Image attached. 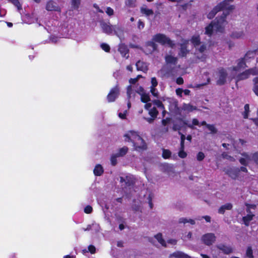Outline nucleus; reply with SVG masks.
I'll return each instance as SVG.
<instances>
[{"label":"nucleus","mask_w":258,"mask_h":258,"mask_svg":"<svg viewBox=\"0 0 258 258\" xmlns=\"http://www.w3.org/2000/svg\"><path fill=\"white\" fill-rule=\"evenodd\" d=\"M252 160L258 165V152L252 154Z\"/></svg>","instance_id":"44"},{"label":"nucleus","mask_w":258,"mask_h":258,"mask_svg":"<svg viewBox=\"0 0 258 258\" xmlns=\"http://www.w3.org/2000/svg\"><path fill=\"white\" fill-rule=\"evenodd\" d=\"M244 113L243 114L244 118H247L248 117V112L249 111V107L248 104H245L244 106Z\"/></svg>","instance_id":"45"},{"label":"nucleus","mask_w":258,"mask_h":258,"mask_svg":"<svg viewBox=\"0 0 258 258\" xmlns=\"http://www.w3.org/2000/svg\"><path fill=\"white\" fill-rule=\"evenodd\" d=\"M106 13L108 16H111L114 14V11L110 7H107L106 8Z\"/></svg>","instance_id":"50"},{"label":"nucleus","mask_w":258,"mask_h":258,"mask_svg":"<svg viewBox=\"0 0 258 258\" xmlns=\"http://www.w3.org/2000/svg\"><path fill=\"white\" fill-rule=\"evenodd\" d=\"M81 3V0H71V7L73 10H78Z\"/></svg>","instance_id":"27"},{"label":"nucleus","mask_w":258,"mask_h":258,"mask_svg":"<svg viewBox=\"0 0 258 258\" xmlns=\"http://www.w3.org/2000/svg\"><path fill=\"white\" fill-rule=\"evenodd\" d=\"M242 156L244 157L247 161H248L249 162L252 160V154H248L247 153H243L242 154Z\"/></svg>","instance_id":"41"},{"label":"nucleus","mask_w":258,"mask_h":258,"mask_svg":"<svg viewBox=\"0 0 258 258\" xmlns=\"http://www.w3.org/2000/svg\"><path fill=\"white\" fill-rule=\"evenodd\" d=\"M191 42L195 47H197L201 44L199 36H194L191 39Z\"/></svg>","instance_id":"24"},{"label":"nucleus","mask_w":258,"mask_h":258,"mask_svg":"<svg viewBox=\"0 0 258 258\" xmlns=\"http://www.w3.org/2000/svg\"><path fill=\"white\" fill-rule=\"evenodd\" d=\"M247 54H246L244 58H241L238 60L237 66L236 67H233V70L235 71H238L241 69H244L246 67L244 59L246 58Z\"/></svg>","instance_id":"16"},{"label":"nucleus","mask_w":258,"mask_h":258,"mask_svg":"<svg viewBox=\"0 0 258 258\" xmlns=\"http://www.w3.org/2000/svg\"><path fill=\"white\" fill-rule=\"evenodd\" d=\"M152 106V103H147L145 106H144V108L146 109V110H149V109H150V108Z\"/></svg>","instance_id":"59"},{"label":"nucleus","mask_w":258,"mask_h":258,"mask_svg":"<svg viewBox=\"0 0 258 258\" xmlns=\"http://www.w3.org/2000/svg\"><path fill=\"white\" fill-rule=\"evenodd\" d=\"M148 112L151 117H144V119L149 123H152L158 114V111L155 107L149 109Z\"/></svg>","instance_id":"11"},{"label":"nucleus","mask_w":258,"mask_h":258,"mask_svg":"<svg viewBox=\"0 0 258 258\" xmlns=\"http://www.w3.org/2000/svg\"><path fill=\"white\" fill-rule=\"evenodd\" d=\"M216 247L222 250L225 254H228L232 252L233 249L231 247L226 246L225 245H218Z\"/></svg>","instance_id":"18"},{"label":"nucleus","mask_w":258,"mask_h":258,"mask_svg":"<svg viewBox=\"0 0 258 258\" xmlns=\"http://www.w3.org/2000/svg\"><path fill=\"white\" fill-rule=\"evenodd\" d=\"M228 12H224L222 16L216 19V21L212 22L206 28V34L211 35L213 30L221 32L226 24V17L228 15Z\"/></svg>","instance_id":"2"},{"label":"nucleus","mask_w":258,"mask_h":258,"mask_svg":"<svg viewBox=\"0 0 258 258\" xmlns=\"http://www.w3.org/2000/svg\"><path fill=\"white\" fill-rule=\"evenodd\" d=\"M245 205L247 208H249L250 209H255L256 208L255 205H251V204H246Z\"/></svg>","instance_id":"61"},{"label":"nucleus","mask_w":258,"mask_h":258,"mask_svg":"<svg viewBox=\"0 0 258 258\" xmlns=\"http://www.w3.org/2000/svg\"><path fill=\"white\" fill-rule=\"evenodd\" d=\"M118 51L121 54V55L125 57L128 53V50L127 47L123 44H120L118 48Z\"/></svg>","instance_id":"21"},{"label":"nucleus","mask_w":258,"mask_h":258,"mask_svg":"<svg viewBox=\"0 0 258 258\" xmlns=\"http://www.w3.org/2000/svg\"><path fill=\"white\" fill-rule=\"evenodd\" d=\"M165 60L167 63L175 64L177 62V58L171 55H167L165 56Z\"/></svg>","instance_id":"22"},{"label":"nucleus","mask_w":258,"mask_h":258,"mask_svg":"<svg viewBox=\"0 0 258 258\" xmlns=\"http://www.w3.org/2000/svg\"><path fill=\"white\" fill-rule=\"evenodd\" d=\"M182 109L188 111V112H191L193 110H195L197 109L196 107L194 106L193 105L190 104H183L182 107Z\"/></svg>","instance_id":"26"},{"label":"nucleus","mask_w":258,"mask_h":258,"mask_svg":"<svg viewBox=\"0 0 258 258\" xmlns=\"http://www.w3.org/2000/svg\"><path fill=\"white\" fill-rule=\"evenodd\" d=\"M253 82L254 83V86L252 90L255 94L258 96V77L254 78L253 80Z\"/></svg>","instance_id":"31"},{"label":"nucleus","mask_w":258,"mask_h":258,"mask_svg":"<svg viewBox=\"0 0 258 258\" xmlns=\"http://www.w3.org/2000/svg\"><path fill=\"white\" fill-rule=\"evenodd\" d=\"M224 171L226 174H227L231 178L235 179H236L239 174V169L238 168H231L228 167L225 168Z\"/></svg>","instance_id":"8"},{"label":"nucleus","mask_w":258,"mask_h":258,"mask_svg":"<svg viewBox=\"0 0 258 258\" xmlns=\"http://www.w3.org/2000/svg\"><path fill=\"white\" fill-rule=\"evenodd\" d=\"M192 124H187L188 127H189L190 128H194V125H198L199 124V122L198 120L196 118H194L192 119Z\"/></svg>","instance_id":"43"},{"label":"nucleus","mask_w":258,"mask_h":258,"mask_svg":"<svg viewBox=\"0 0 258 258\" xmlns=\"http://www.w3.org/2000/svg\"><path fill=\"white\" fill-rule=\"evenodd\" d=\"M136 67L138 71H141L145 72L148 70V65L147 63L141 60H139L137 62Z\"/></svg>","instance_id":"17"},{"label":"nucleus","mask_w":258,"mask_h":258,"mask_svg":"<svg viewBox=\"0 0 258 258\" xmlns=\"http://www.w3.org/2000/svg\"><path fill=\"white\" fill-rule=\"evenodd\" d=\"M155 238L163 246H166L165 241L163 239L162 235L161 234H158L155 236Z\"/></svg>","instance_id":"36"},{"label":"nucleus","mask_w":258,"mask_h":258,"mask_svg":"<svg viewBox=\"0 0 258 258\" xmlns=\"http://www.w3.org/2000/svg\"><path fill=\"white\" fill-rule=\"evenodd\" d=\"M203 218L205 219V220L207 222H211V217L209 216H205L202 217Z\"/></svg>","instance_id":"64"},{"label":"nucleus","mask_w":258,"mask_h":258,"mask_svg":"<svg viewBox=\"0 0 258 258\" xmlns=\"http://www.w3.org/2000/svg\"><path fill=\"white\" fill-rule=\"evenodd\" d=\"M187 53V50L185 48L182 47L180 50V53L179 55H181L182 56H184Z\"/></svg>","instance_id":"54"},{"label":"nucleus","mask_w":258,"mask_h":258,"mask_svg":"<svg viewBox=\"0 0 258 258\" xmlns=\"http://www.w3.org/2000/svg\"><path fill=\"white\" fill-rule=\"evenodd\" d=\"M157 48V45L154 41H148L146 44L144 52L146 54H151L154 52Z\"/></svg>","instance_id":"12"},{"label":"nucleus","mask_w":258,"mask_h":258,"mask_svg":"<svg viewBox=\"0 0 258 258\" xmlns=\"http://www.w3.org/2000/svg\"><path fill=\"white\" fill-rule=\"evenodd\" d=\"M207 128L211 132V134H216L217 130L213 124H206Z\"/></svg>","instance_id":"32"},{"label":"nucleus","mask_w":258,"mask_h":258,"mask_svg":"<svg viewBox=\"0 0 258 258\" xmlns=\"http://www.w3.org/2000/svg\"><path fill=\"white\" fill-rule=\"evenodd\" d=\"M152 86L151 87H155L157 85L158 82L156 79L155 77L152 78L151 79Z\"/></svg>","instance_id":"51"},{"label":"nucleus","mask_w":258,"mask_h":258,"mask_svg":"<svg viewBox=\"0 0 258 258\" xmlns=\"http://www.w3.org/2000/svg\"><path fill=\"white\" fill-rule=\"evenodd\" d=\"M152 40L162 45H167L170 47H173L174 46V43L173 41L163 34L158 33L154 35L153 36Z\"/></svg>","instance_id":"4"},{"label":"nucleus","mask_w":258,"mask_h":258,"mask_svg":"<svg viewBox=\"0 0 258 258\" xmlns=\"http://www.w3.org/2000/svg\"><path fill=\"white\" fill-rule=\"evenodd\" d=\"M101 47L106 52H109L110 50V46L106 43L101 44Z\"/></svg>","instance_id":"47"},{"label":"nucleus","mask_w":258,"mask_h":258,"mask_svg":"<svg viewBox=\"0 0 258 258\" xmlns=\"http://www.w3.org/2000/svg\"><path fill=\"white\" fill-rule=\"evenodd\" d=\"M216 239V236L212 233H206L201 237L202 242L208 246L212 245L215 242Z\"/></svg>","instance_id":"6"},{"label":"nucleus","mask_w":258,"mask_h":258,"mask_svg":"<svg viewBox=\"0 0 258 258\" xmlns=\"http://www.w3.org/2000/svg\"><path fill=\"white\" fill-rule=\"evenodd\" d=\"M138 27L139 29H143L144 27V24L141 20L138 21Z\"/></svg>","instance_id":"58"},{"label":"nucleus","mask_w":258,"mask_h":258,"mask_svg":"<svg viewBox=\"0 0 258 258\" xmlns=\"http://www.w3.org/2000/svg\"><path fill=\"white\" fill-rule=\"evenodd\" d=\"M254 216L255 215L253 214H247L246 216H243L242 217V221L244 224L246 226H248L249 222L253 220Z\"/></svg>","instance_id":"19"},{"label":"nucleus","mask_w":258,"mask_h":258,"mask_svg":"<svg viewBox=\"0 0 258 258\" xmlns=\"http://www.w3.org/2000/svg\"><path fill=\"white\" fill-rule=\"evenodd\" d=\"M88 250L92 254L95 253L96 252V248L92 245H90L88 246Z\"/></svg>","instance_id":"52"},{"label":"nucleus","mask_w":258,"mask_h":258,"mask_svg":"<svg viewBox=\"0 0 258 258\" xmlns=\"http://www.w3.org/2000/svg\"><path fill=\"white\" fill-rule=\"evenodd\" d=\"M232 207L233 206L231 203H227L219 208L218 213L223 214L226 210H230L232 209Z\"/></svg>","instance_id":"20"},{"label":"nucleus","mask_w":258,"mask_h":258,"mask_svg":"<svg viewBox=\"0 0 258 258\" xmlns=\"http://www.w3.org/2000/svg\"><path fill=\"white\" fill-rule=\"evenodd\" d=\"M119 94V90L117 86H115L112 88L108 95H107V100L108 102H113L118 96Z\"/></svg>","instance_id":"9"},{"label":"nucleus","mask_w":258,"mask_h":258,"mask_svg":"<svg viewBox=\"0 0 258 258\" xmlns=\"http://www.w3.org/2000/svg\"><path fill=\"white\" fill-rule=\"evenodd\" d=\"M205 157V154L203 152H200L197 154V159L198 161H201L204 159Z\"/></svg>","instance_id":"46"},{"label":"nucleus","mask_w":258,"mask_h":258,"mask_svg":"<svg viewBox=\"0 0 258 258\" xmlns=\"http://www.w3.org/2000/svg\"><path fill=\"white\" fill-rule=\"evenodd\" d=\"M153 104L157 105V106L159 108H160L162 109H164V107L162 103L159 100H154L153 101Z\"/></svg>","instance_id":"39"},{"label":"nucleus","mask_w":258,"mask_h":258,"mask_svg":"<svg viewBox=\"0 0 258 258\" xmlns=\"http://www.w3.org/2000/svg\"><path fill=\"white\" fill-rule=\"evenodd\" d=\"M45 9L48 11H61L60 7L53 1H49L46 3Z\"/></svg>","instance_id":"10"},{"label":"nucleus","mask_w":258,"mask_h":258,"mask_svg":"<svg viewBox=\"0 0 258 258\" xmlns=\"http://www.w3.org/2000/svg\"><path fill=\"white\" fill-rule=\"evenodd\" d=\"M93 7L94 8H95L96 10H97V11L99 12V13H103V11L100 9L99 7L98 6V5L96 4H94L93 5Z\"/></svg>","instance_id":"60"},{"label":"nucleus","mask_w":258,"mask_h":258,"mask_svg":"<svg viewBox=\"0 0 258 258\" xmlns=\"http://www.w3.org/2000/svg\"><path fill=\"white\" fill-rule=\"evenodd\" d=\"M171 153L168 150L164 149L163 150L162 156L164 158L167 159L170 157L171 156Z\"/></svg>","instance_id":"38"},{"label":"nucleus","mask_w":258,"mask_h":258,"mask_svg":"<svg viewBox=\"0 0 258 258\" xmlns=\"http://www.w3.org/2000/svg\"><path fill=\"white\" fill-rule=\"evenodd\" d=\"M101 27L103 31L107 34H111L113 31L115 34H117V31H122L121 28L117 25L112 26L104 22L101 23Z\"/></svg>","instance_id":"5"},{"label":"nucleus","mask_w":258,"mask_h":258,"mask_svg":"<svg viewBox=\"0 0 258 258\" xmlns=\"http://www.w3.org/2000/svg\"><path fill=\"white\" fill-rule=\"evenodd\" d=\"M136 0H126L125 5L128 7H134L136 6Z\"/></svg>","instance_id":"33"},{"label":"nucleus","mask_w":258,"mask_h":258,"mask_svg":"<svg viewBox=\"0 0 258 258\" xmlns=\"http://www.w3.org/2000/svg\"><path fill=\"white\" fill-rule=\"evenodd\" d=\"M239 162L241 164L246 166L248 165L249 162L246 160V159L244 157H242L239 159Z\"/></svg>","instance_id":"49"},{"label":"nucleus","mask_w":258,"mask_h":258,"mask_svg":"<svg viewBox=\"0 0 258 258\" xmlns=\"http://www.w3.org/2000/svg\"><path fill=\"white\" fill-rule=\"evenodd\" d=\"M127 95L128 100H130L132 97L133 98L135 97V93L134 92L131 85H129L127 87Z\"/></svg>","instance_id":"29"},{"label":"nucleus","mask_w":258,"mask_h":258,"mask_svg":"<svg viewBox=\"0 0 258 258\" xmlns=\"http://www.w3.org/2000/svg\"><path fill=\"white\" fill-rule=\"evenodd\" d=\"M170 258H191L188 255L182 251H177L170 255Z\"/></svg>","instance_id":"15"},{"label":"nucleus","mask_w":258,"mask_h":258,"mask_svg":"<svg viewBox=\"0 0 258 258\" xmlns=\"http://www.w3.org/2000/svg\"><path fill=\"white\" fill-rule=\"evenodd\" d=\"M139 94L141 95V101L144 103H147L150 101V98L149 94L145 93H142V92H139Z\"/></svg>","instance_id":"28"},{"label":"nucleus","mask_w":258,"mask_h":258,"mask_svg":"<svg viewBox=\"0 0 258 258\" xmlns=\"http://www.w3.org/2000/svg\"><path fill=\"white\" fill-rule=\"evenodd\" d=\"M233 1V0H225L220 3L208 14V18L210 19H212L215 15L221 10L233 11L235 9L234 6L229 4V2H232Z\"/></svg>","instance_id":"3"},{"label":"nucleus","mask_w":258,"mask_h":258,"mask_svg":"<svg viewBox=\"0 0 258 258\" xmlns=\"http://www.w3.org/2000/svg\"><path fill=\"white\" fill-rule=\"evenodd\" d=\"M92 211V208L90 206H87L84 209V212L87 214H90Z\"/></svg>","instance_id":"53"},{"label":"nucleus","mask_w":258,"mask_h":258,"mask_svg":"<svg viewBox=\"0 0 258 258\" xmlns=\"http://www.w3.org/2000/svg\"><path fill=\"white\" fill-rule=\"evenodd\" d=\"M11 3H12L15 6H16L18 10H20L21 9V5L18 1V0H9Z\"/></svg>","instance_id":"48"},{"label":"nucleus","mask_w":258,"mask_h":258,"mask_svg":"<svg viewBox=\"0 0 258 258\" xmlns=\"http://www.w3.org/2000/svg\"><path fill=\"white\" fill-rule=\"evenodd\" d=\"M170 110L174 113H179L180 109L178 107V101L175 100H172L170 101L169 105Z\"/></svg>","instance_id":"14"},{"label":"nucleus","mask_w":258,"mask_h":258,"mask_svg":"<svg viewBox=\"0 0 258 258\" xmlns=\"http://www.w3.org/2000/svg\"><path fill=\"white\" fill-rule=\"evenodd\" d=\"M176 82L178 85H181L183 83V79L181 77H178L176 79Z\"/></svg>","instance_id":"57"},{"label":"nucleus","mask_w":258,"mask_h":258,"mask_svg":"<svg viewBox=\"0 0 258 258\" xmlns=\"http://www.w3.org/2000/svg\"><path fill=\"white\" fill-rule=\"evenodd\" d=\"M138 78H134V79H130V80H129V82L131 83V84H135L137 81H138Z\"/></svg>","instance_id":"62"},{"label":"nucleus","mask_w":258,"mask_h":258,"mask_svg":"<svg viewBox=\"0 0 258 258\" xmlns=\"http://www.w3.org/2000/svg\"><path fill=\"white\" fill-rule=\"evenodd\" d=\"M128 148L127 147L124 146V147L119 149V150H118V152L115 154L118 157L123 156L126 154V153L128 152Z\"/></svg>","instance_id":"30"},{"label":"nucleus","mask_w":258,"mask_h":258,"mask_svg":"<svg viewBox=\"0 0 258 258\" xmlns=\"http://www.w3.org/2000/svg\"><path fill=\"white\" fill-rule=\"evenodd\" d=\"M181 127L177 124H174L173 126V130L175 131H179Z\"/></svg>","instance_id":"63"},{"label":"nucleus","mask_w":258,"mask_h":258,"mask_svg":"<svg viewBox=\"0 0 258 258\" xmlns=\"http://www.w3.org/2000/svg\"><path fill=\"white\" fill-rule=\"evenodd\" d=\"M118 157L116 154H113L111 156V163L113 166H115L117 164V158Z\"/></svg>","instance_id":"40"},{"label":"nucleus","mask_w":258,"mask_h":258,"mask_svg":"<svg viewBox=\"0 0 258 258\" xmlns=\"http://www.w3.org/2000/svg\"><path fill=\"white\" fill-rule=\"evenodd\" d=\"M246 255L249 258H253V251L250 246H249L247 248L246 251Z\"/></svg>","instance_id":"34"},{"label":"nucleus","mask_w":258,"mask_h":258,"mask_svg":"<svg viewBox=\"0 0 258 258\" xmlns=\"http://www.w3.org/2000/svg\"><path fill=\"white\" fill-rule=\"evenodd\" d=\"M183 92V90L181 88H178L176 90V93L177 95L182 97V93Z\"/></svg>","instance_id":"56"},{"label":"nucleus","mask_w":258,"mask_h":258,"mask_svg":"<svg viewBox=\"0 0 258 258\" xmlns=\"http://www.w3.org/2000/svg\"><path fill=\"white\" fill-rule=\"evenodd\" d=\"M178 156L181 158H184L186 157L187 154L184 151V149H180L178 152Z\"/></svg>","instance_id":"42"},{"label":"nucleus","mask_w":258,"mask_h":258,"mask_svg":"<svg viewBox=\"0 0 258 258\" xmlns=\"http://www.w3.org/2000/svg\"><path fill=\"white\" fill-rule=\"evenodd\" d=\"M221 156L223 159H227L230 161L233 162L235 161V159L233 157L228 155L226 153H223Z\"/></svg>","instance_id":"37"},{"label":"nucleus","mask_w":258,"mask_h":258,"mask_svg":"<svg viewBox=\"0 0 258 258\" xmlns=\"http://www.w3.org/2000/svg\"><path fill=\"white\" fill-rule=\"evenodd\" d=\"M197 51L200 53H203L206 50L207 47L205 44H201L199 46L196 47Z\"/></svg>","instance_id":"35"},{"label":"nucleus","mask_w":258,"mask_h":258,"mask_svg":"<svg viewBox=\"0 0 258 258\" xmlns=\"http://www.w3.org/2000/svg\"><path fill=\"white\" fill-rule=\"evenodd\" d=\"M124 137L126 142L133 143L135 150L141 151L147 149L146 143L137 132L130 131L124 135Z\"/></svg>","instance_id":"1"},{"label":"nucleus","mask_w":258,"mask_h":258,"mask_svg":"<svg viewBox=\"0 0 258 258\" xmlns=\"http://www.w3.org/2000/svg\"><path fill=\"white\" fill-rule=\"evenodd\" d=\"M141 12L147 16L152 15L154 14L152 10L149 9L145 7H142L141 8Z\"/></svg>","instance_id":"25"},{"label":"nucleus","mask_w":258,"mask_h":258,"mask_svg":"<svg viewBox=\"0 0 258 258\" xmlns=\"http://www.w3.org/2000/svg\"><path fill=\"white\" fill-rule=\"evenodd\" d=\"M257 74V73L254 69L247 70L238 76L237 81L246 79L248 78L250 75H254Z\"/></svg>","instance_id":"13"},{"label":"nucleus","mask_w":258,"mask_h":258,"mask_svg":"<svg viewBox=\"0 0 258 258\" xmlns=\"http://www.w3.org/2000/svg\"><path fill=\"white\" fill-rule=\"evenodd\" d=\"M218 78L217 80V84L218 85H223L226 82V78L228 74L223 68H220L218 71Z\"/></svg>","instance_id":"7"},{"label":"nucleus","mask_w":258,"mask_h":258,"mask_svg":"<svg viewBox=\"0 0 258 258\" xmlns=\"http://www.w3.org/2000/svg\"><path fill=\"white\" fill-rule=\"evenodd\" d=\"M151 92L155 97H158V93L156 91V89L153 87H151Z\"/></svg>","instance_id":"55"},{"label":"nucleus","mask_w":258,"mask_h":258,"mask_svg":"<svg viewBox=\"0 0 258 258\" xmlns=\"http://www.w3.org/2000/svg\"><path fill=\"white\" fill-rule=\"evenodd\" d=\"M103 171V168L100 164L97 165L94 169V173L96 176H100Z\"/></svg>","instance_id":"23"}]
</instances>
